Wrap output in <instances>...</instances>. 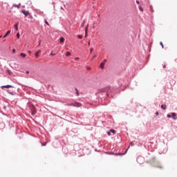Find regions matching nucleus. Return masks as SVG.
<instances>
[{"instance_id":"nucleus-30","label":"nucleus","mask_w":177,"mask_h":177,"mask_svg":"<svg viewBox=\"0 0 177 177\" xmlns=\"http://www.w3.org/2000/svg\"><path fill=\"white\" fill-rule=\"evenodd\" d=\"M17 37L19 39V38H20V33H17Z\"/></svg>"},{"instance_id":"nucleus-38","label":"nucleus","mask_w":177,"mask_h":177,"mask_svg":"<svg viewBox=\"0 0 177 177\" xmlns=\"http://www.w3.org/2000/svg\"><path fill=\"white\" fill-rule=\"evenodd\" d=\"M155 114H156V115H158V114H159L158 111H156Z\"/></svg>"},{"instance_id":"nucleus-31","label":"nucleus","mask_w":177,"mask_h":177,"mask_svg":"<svg viewBox=\"0 0 177 177\" xmlns=\"http://www.w3.org/2000/svg\"><path fill=\"white\" fill-rule=\"evenodd\" d=\"M41 146H46V142L41 143Z\"/></svg>"},{"instance_id":"nucleus-22","label":"nucleus","mask_w":177,"mask_h":177,"mask_svg":"<svg viewBox=\"0 0 177 177\" xmlns=\"http://www.w3.org/2000/svg\"><path fill=\"white\" fill-rule=\"evenodd\" d=\"M160 45L162 46V49H164V44L162 41L160 42Z\"/></svg>"},{"instance_id":"nucleus-27","label":"nucleus","mask_w":177,"mask_h":177,"mask_svg":"<svg viewBox=\"0 0 177 177\" xmlns=\"http://www.w3.org/2000/svg\"><path fill=\"white\" fill-rule=\"evenodd\" d=\"M8 93H9L10 95H15L12 92H10L9 91H7Z\"/></svg>"},{"instance_id":"nucleus-12","label":"nucleus","mask_w":177,"mask_h":177,"mask_svg":"<svg viewBox=\"0 0 177 177\" xmlns=\"http://www.w3.org/2000/svg\"><path fill=\"white\" fill-rule=\"evenodd\" d=\"M87 34H88V25H87V26L85 28V38H86Z\"/></svg>"},{"instance_id":"nucleus-20","label":"nucleus","mask_w":177,"mask_h":177,"mask_svg":"<svg viewBox=\"0 0 177 177\" xmlns=\"http://www.w3.org/2000/svg\"><path fill=\"white\" fill-rule=\"evenodd\" d=\"M71 55V53H70V52H66V56H70Z\"/></svg>"},{"instance_id":"nucleus-34","label":"nucleus","mask_w":177,"mask_h":177,"mask_svg":"<svg viewBox=\"0 0 177 177\" xmlns=\"http://www.w3.org/2000/svg\"><path fill=\"white\" fill-rule=\"evenodd\" d=\"M106 62H107V59H104V62H102V63H104V64H106Z\"/></svg>"},{"instance_id":"nucleus-41","label":"nucleus","mask_w":177,"mask_h":177,"mask_svg":"<svg viewBox=\"0 0 177 177\" xmlns=\"http://www.w3.org/2000/svg\"><path fill=\"white\" fill-rule=\"evenodd\" d=\"M88 46H91V42H88Z\"/></svg>"},{"instance_id":"nucleus-24","label":"nucleus","mask_w":177,"mask_h":177,"mask_svg":"<svg viewBox=\"0 0 177 177\" xmlns=\"http://www.w3.org/2000/svg\"><path fill=\"white\" fill-rule=\"evenodd\" d=\"M44 21H45V24H46L47 26H49V22H48V21H46V19H45Z\"/></svg>"},{"instance_id":"nucleus-48","label":"nucleus","mask_w":177,"mask_h":177,"mask_svg":"<svg viewBox=\"0 0 177 177\" xmlns=\"http://www.w3.org/2000/svg\"><path fill=\"white\" fill-rule=\"evenodd\" d=\"M4 109H6V106H4Z\"/></svg>"},{"instance_id":"nucleus-35","label":"nucleus","mask_w":177,"mask_h":177,"mask_svg":"<svg viewBox=\"0 0 177 177\" xmlns=\"http://www.w3.org/2000/svg\"><path fill=\"white\" fill-rule=\"evenodd\" d=\"M154 160H156V158L153 157L152 159H151V161H154Z\"/></svg>"},{"instance_id":"nucleus-11","label":"nucleus","mask_w":177,"mask_h":177,"mask_svg":"<svg viewBox=\"0 0 177 177\" xmlns=\"http://www.w3.org/2000/svg\"><path fill=\"white\" fill-rule=\"evenodd\" d=\"M142 156H139L137 158V162H138V164H140V160H142Z\"/></svg>"},{"instance_id":"nucleus-39","label":"nucleus","mask_w":177,"mask_h":177,"mask_svg":"<svg viewBox=\"0 0 177 177\" xmlns=\"http://www.w3.org/2000/svg\"><path fill=\"white\" fill-rule=\"evenodd\" d=\"M136 3H138L139 5V3H140L139 1L136 0Z\"/></svg>"},{"instance_id":"nucleus-19","label":"nucleus","mask_w":177,"mask_h":177,"mask_svg":"<svg viewBox=\"0 0 177 177\" xmlns=\"http://www.w3.org/2000/svg\"><path fill=\"white\" fill-rule=\"evenodd\" d=\"M85 26V20H84L81 24V27H84Z\"/></svg>"},{"instance_id":"nucleus-37","label":"nucleus","mask_w":177,"mask_h":177,"mask_svg":"<svg viewBox=\"0 0 177 177\" xmlns=\"http://www.w3.org/2000/svg\"><path fill=\"white\" fill-rule=\"evenodd\" d=\"M39 45H41V40L39 41L38 46H39Z\"/></svg>"},{"instance_id":"nucleus-32","label":"nucleus","mask_w":177,"mask_h":177,"mask_svg":"<svg viewBox=\"0 0 177 177\" xmlns=\"http://www.w3.org/2000/svg\"><path fill=\"white\" fill-rule=\"evenodd\" d=\"M93 48H91L90 49V53H91V52H93Z\"/></svg>"},{"instance_id":"nucleus-9","label":"nucleus","mask_w":177,"mask_h":177,"mask_svg":"<svg viewBox=\"0 0 177 177\" xmlns=\"http://www.w3.org/2000/svg\"><path fill=\"white\" fill-rule=\"evenodd\" d=\"M160 107H161V109H162V110H167V105L166 104H162Z\"/></svg>"},{"instance_id":"nucleus-15","label":"nucleus","mask_w":177,"mask_h":177,"mask_svg":"<svg viewBox=\"0 0 177 177\" xmlns=\"http://www.w3.org/2000/svg\"><path fill=\"white\" fill-rule=\"evenodd\" d=\"M20 56H21V57H26V56H27V55H26V53H20Z\"/></svg>"},{"instance_id":"nucleus-43","label":"nucleus","mask_w":177,"mask_h":177,"mask_svg":"<svg viewBox=\"0 0 177 177\" xmlns=\"http://www.w3.org/2000/svg\"><path fill=\"white\" fill-rule=\"evenodd\" d=\"M87 70H91V68H90V67H88V68H87Z\"/></svg>"},{"instance_id":"nucleus-33","label":"nucleus","mask_w":177,"mask_h":177,"mask_svg":"<svg viewBox=\"0 0 177 177\" xmlns=\"http://www.w3.org/2000/svg\"><path fill=\"white\" fill-rule=\"evenodd\" d=\"M16 52V49L13 48L12 49V53H15Z\"/></svg>"},{"instance_id":"nucleus-49","label":"nucleus","mask_w":177,"mask_h":177,"mask_svg":"<svg viewBox=\"0 0 177 177\" xmlns=\"http://www.w3.org/2000/svg\"><path fill=\"white\" fill-rule=\"evenodd\" d=\"M106 95H107V96H109V94L106 93Z\"/></svg>"},{"instance_id":"nucleus-16","label":"nucleus","mask_w":177,"mask_h":177,"mask_svg":"<svg viewBox=\"0 0 177 177\" xmlns=\"http://www.w3.org/2000/svg\"><path fill=\"white\" fill-rule=\"evenodd\" d=\"M110 132L113 133V135H115V130L114 129H110Z\"/></svg>"},{"instance_id":"nucleus-18","label":"nucleus","mask_w":177,"mask_h":177,"mask_svg":"<svg viewBox=\"0 0 177 177\" xmlns=\"http://www.w3.org/2000/svg\"><path fill=\"white\" fill-rule=\"evenodd\" d=\"M75 91L77 96H80V92L78 91V89L75 88Z\"/></svg>"},{"instance_id":"nucleus-44","label":"nucleus","mask_w":177,"mask_h":177,"mask_svg":"<svg viewBox=\"0 0 177 177\" xmlns=\"http://www.w3.org/2000/svg\"><path fill=\"white\" fill-rule=\"evenodd\" d=\"M78 59H79L78 57H76V58H75V60H78Z\"/></svg>"},{"instance_id":"nucleus-42","label":"nucleus","mask_w":177,"mask_h":177,"mask_svg":"<svg viewBox=\"0 0 177 177\" xmlns=\"http://www.w3.org/2000/svg\"><path fill=\"white\" fill-rule=\"evenodd\" d=\"M167 67L166 65H163V68H165Z\"/></svg>"},{"instance_id":"nucleus-5","label":"nucleus","mask_w":177,"mask_h":177,"mask_svg":"<svg viewBox=\"0 0 177 177\" xmlns=\"http://www.w3.org/2000/svg\"><path fill=\"white\" fill-rule=\"evenodd\" d=\"M21 12L23 13V15H24V16H29L30 15V12L26 11V10H22Z\"/></svg>"},{"instance_id":"nucleus-28","label":"nucleus","mask_w":177,"mask_h":177,"mask_svg":"<svg viewBox=\"0 0 177 177\" xmlns=\"http://www.w3.org/2000/svg\"><path fill=\"white\" fill-rule=\"evenodd\" d=\"M107 135H108L109 136H111V132H110V131H108V132H107Z\"/></svg>"},{"instance_id":"nucleus-47","label":"nucleus","mask_w":177,"mask_h":177,"mask_svg":"<svg viewBox=\"0 0 177 177\" xmlns=\"http://www.w3.org/2000/svg\"><path fill=\"white\" fill-rule=\"evenodd\" d=\"M28 53H31V51H28Z\"/></svg>"},{"instance_id":"nucleus-4","label":"nucleus","mask_w":177,"mask_h":177,"mask_svg":"<svg viewBox=\"0 0 177 177\" xmlns=\"http://www.w3.org/2000/svg\"><path fill=\"white\" fill-rule=\"evenodd\" d=\"M171 118L174 120H177V115L175 112L171 113Z\"/></svg>"},{"instance_id":"nucleus-36","label":"nucleus","mask_w":177,"mask_h":177,"mask_svg":"<svg viewBox=\"0 0 177 177\" xmlns=\"http://www.w3.org/2000/svg\"><path fill=\"white\" fill-rule=\"evenodd\" d=\"M29 16H30V19H32V15H31V14H29Z\"/></svg>"},{"instance_id":"nucleus-29","label":"nucleus","mask_w":177,"mask_h":177,"mask_svg":"<svg viewBox=\"0 0 177 177\" xmlns=\"http://www.w3.org/2000/svg\"><path fill=\"white\" fill-rule=\"evenodd\" d=\"M139 9H140V12H143V8L139 7Z\"/></svg>"},{"instance_id":"nucleus-17","label":"nucleus","mask_w":177,"mask_h":177,"mask_svg":"<svg viewBox=\"0 0 177 177\" xmlns=\"http://www.w3.org/2000/svg\"><path fill=\"white\" fill-rule=\"evenodd\" d=\"M156 168H160V169H162L163 167L162 165H158V166H156Z\"/></svg>"},{"instance_id":"nucleus-26","label":"nucleus","mask_w":177,"mask_h":177,"mask_svg":"<svg viewBox=\"0 0 177 177\" xmlns=\"http://www.w3.org/2000/svg\"><path fill=\"white\" fill-rule=\"evenodd\" d=\"M55 55H56V53H53V52H51L50 56H55Z\"/></svg>"},{"instance_id":"nucleus-46","label":"nucleus","mask_w":177,"mask_h":177,"mask_svg":"<svg viewBox=\"0 0 177 177\" xmlns=\"http://www.w3.org/2000/svg\"><path fill=\"white\" fill-rule=\"evenodd\" d=\"M2 38V35L0 36V39Z\"/></svg>"},{"instance_id":"nucleus-3","label":"nucleus","mask_w":177,"mask_h":177,"mask_svg":"<svg viewBox=\"0 0 177 177\" xmlns=\"http://www.w3.org/2000/svg\"><path fill=\"white\" fill-rule=\"evenodd\" d=\"M111 87L107 86L106 88H102L99 91L100 93H104V92H109L110 91Z\"/></svg>"},{"instance_id":"nucleus-23","label":"nucleus","mask_w":177,"mask_h":177,"mask_svg":"<svg viewBox=\"0 0 177 177\" xmlns=\"http://www.w3.org/2000/svg\"><path fill=\"white\" fill-rule=\"evenodd\" d=\"M171 116H172V115H170V114L167 115V118H171Z\"/></svg>"},{"instance_id":"nucleus-25","label":"nucleus","mask_w":177,"mask_h":177,"mask_svg":"<svg viewBox=\"0 0 177 177\" xmlns=\"http://www.w3.org/2000/svg\"><path fill=\"white\" fill-rule=\"evenodd\" d=\"M77 37H78L79 39H82V35H79Z\"/></svg>"},{"instance_id":"nucleus-7","label":"nucleus","mask_w":177,"mask_h":177,"mask_svg":"<svg viewBox=\"0 0 177 177\" xmlns=\"http://www.w3.org/2000/svg\"><path fill=\"white\" fill-rule=\"evenodd\" d=\"M10 35V30H8L6 32V33L3 36V38H6V37H8V35Z\"/></svg>"},{"instance_id":"nucleus-6","label":"nucleus","mask_w":177,"mask_h":177,"mask_svg":"<svg viewBox=\"0 0 177 177\" xmlns=\"http://www.w3.org/2000/svg\"><path fill=\"white\" fill-rule=\"evenodd\" d=\"M1 88H13V86L10 85V84H7L5 86H2Z\"/></svg>"},{"instance_id":"nucleus-8","label":"nucleus","mask_w":177,"mask_h":177,"mask_svg":"<svg viewBox=\"0 0 177 177\" xmlns=\"http://www.w3.org/2000/svg\"><path fill=\"white\" fill-rule=\"evenodd\" d=\"M41 53V50L37 51L35 54V57H39V54Z\"/></svg>"},{"instance_id":"nucleus-10","label":"nucleus","mask_w":177,"mask_h":177,"mask_svg":"<svg viewBox=\"0 0 177 177\" xmlns=\"http://www.w3.org/2000/svg\"><path fill=\"white\" fill-rule=\"evenodd\" d=\"M59 42H60L61 44H63V42H64V37H61L59 38Z\"/></svg>"},{"instance_id":"nucleus-40","label":"nucleus","mask_w":177,"mask_h":177,"mask_svg":"<svg viewBox=\"0 0 177 177\" xmlns=\"http://www.w3.org/2000/svg\"><path fill=\"white\" fill-rule=\"evenodd\" d=\"M95 57H96V55H94L92 58V60H93V59H95Z\"/></svg>"},{"instance_id":"nucleus-13","label":"nucleus","mask_w":177,"mask_h":177,"mask_svg":"<svg viewBox=\"0 0 177 177\" xmlns=\"http://www.w3.org/2000/svg\"><path fill=\"white\" fill-rule=\"evenodd\" d=\"M20 3L17 4H13L12 6H14V8H17L19 9V8H20Z\"/></svg>"},{"instance_id":"nucleus-14","label":"nucleus","mask_w":177,"mask_h":177,"mask_svg":"<svg viewBox=\"0 0 177 177\" xmlns=\"http://www.w3.org/2000/svg\"><path fill=\"white\" fill-rule=\"evenodd\" d=\"M104 62H102L100 65V68H104Z\"/></svg>"},{"instance_id":"nucleus-45","label":"nucleus","mask_w":177,"mask_h":177,"mask_svg":"<svg viewBox=\"0 0 177 177\" xmlns=\"http://www.w3.org/2000/svg\"><path fill=\"white\" fill-rule=\"evenodd\" d=\"M28 73H29V72H28V71H26V74H28Z\"/></svg>"},{"instance_id":"nucleus-21","label":"nucleus","mask_w":177,"mask_h":177,"mask_svg":"<svg viewBox=\"0 0 177 177\" xmlns=\"http://www.w3.org/2000/svg\"><path fill=\"white\" fill-rule=\"evenodd\" d=\"M17 26H18V24H15V25H14V27H15V30H18L17 29Z\"/></svg>"},{"instance_id":"nucleus-2","label":"nucleus","mask_w":177,"mask_h":177,"mask_svg":"<svg viewBox=\"0 0 177 177\" xmlns=\"http://www.w3.org/2000/svg\"><path fill=\"white\" fill-rule=\"evenodd\" d=\"M129 149V147H128V148L126 149V151L124 153H114L113 151H110V152H108V154H112L113 156H125Z\"/></svg>"},{"instance_id":"nucleus-1","label":"nucleus","mask_w":177,"mask_h":177,"mask_svg":"<svg viewBox=\"0 0 177 177\" xmlns=\"http://www.w3.org/2000/svg\"><path fill=\"white\" fill-rule=\"evenodd\" d=\"M28 106L29 107L31 114L32 115H35L37 114V108H35V106L31 103H28Z\"/></svg>"}]
</instances>
